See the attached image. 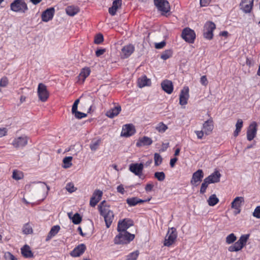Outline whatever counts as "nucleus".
I'll list each match as a JSON object with an SVG mask.
<instances>
[{
  "mask_svg": "<svg viewBox=\"0 0 260 260\" xmlns=\"http://www.w3.org/2000/svg\"><path fill=\"white\" fill-rule=\"evenodd\" d=\"M98 209L100 215L104 218L106 227L109 228L114 219L113 212L110 210L109 206L107 205L105 201H102L98 205Z\"/></svg>",
  "mask_w": 260,
  "mask_h": 260,
  "instance_id": "f257e3e1",
  "label": "nucleus"
},
{
  "mask_svg": "<svg viewBox=\"0 0 260 260\" xmlns=\"http://www.w3.org/2000/svg\"><path fill=\"white\" fill-rule=\"evenodd\" d=\"M118 232L119 234L116 236L114 240V243L116 244H126L135 238V235L128 232Z\"/></svg>",
  "mask_w": 260,
  "mask_h": 260,
  "instance_id": "f03ea898",
  "label": "nucleus"
},
{
  "mask_svg": "<svg viewBox=\"0 0 260 260\" xmlns=\"http://www.w3.org/2000/svg\"><path fill=\"white\" fill-rule=\"evenodd\" d=\"M10 7V10L16 13H25L28 10L27 4L24 0H14Z\"/></svg>",
  "mask_w": 260,
  "mask_h": 260,
  "instance_id": "7ed1b4c3",
  "label": "nucleus"
},
{
  "mask_svg": "<svg viewBox=\"0 0 260 260\" xmlns=\"http://www.w3.org/2000/svg\"><path fill=\"white\" fill-rule=\"evenodd\" d=\"M249 237V234L242 235L234 244L230 246L228 250L230 252L238 251L241 250L246 245Z\"/></svg>",
  "mask_w": 260,
  "mask_h": 260,
  "instance_id": "20e7f679",
  "label": "nucleus"
},
{
  "mask_svg": "<svg viewBox=\"0 0 260 260\" xmlns=\"http://www.w3.org/2000/svg\"><path fill=\"white\" fill-rule=\"evenodd\" d=\"M28 141V137L26 136L22 135L15 138L12 142V145L16 149H22L27 145Z\"/></svg>",
  "mask_w": 260,
  "mask_h": 260,
  "instance_id": "39448f33",
  "label": "nucleus"
},
{
  "mask_svg": "<svg viewBox=\"0 0 260 260\" xmlns=\"http://www.w3.org/2000/svg\"><path fill=\"white\" fill-rule=\"evenodd\" d=\"M177 237L176 230L174 228L170 229L166 236L164 245L166 246H171L175 241Z\"/></svg>",
  "mask_w": 260,
  "mask_h": 260,
  "instance_id": "423d86ee",
  "label": "nucleus"
},
{
  "mask_svg": "<svg viewBox=\"0 0 260 260\" xmlns=\"http://www.w3.org/2000/svg\"><path fill=\"white\" fill-rule=\"evenodd\" d=\"M39 100L43 102H46L49 98V93L46 86L43 83H39L37 89Z\"/></svg>",
  "mask_w": 260,
  "mask_h": 260,
  "instance_id": "0eeeda50",
  "label": "nucleus"
},
{
  "mask_svg": "<svg viewBox=\"0 0 260 260\" xmlns=\"http://www.w3.org/2000/svg\"><path fill=\"white\" fill-rule=\"evenodd\" d=\"M154 3L162 14L169 12L170 10L169 3L167 0H154Z\"/></svg>",
  "mask_w": 260,
  "mask_h": 260,
  "instance_id": "6e6552de",
  "label": "nucleus"
},
{
  "mask_svg": "<svg viewBox=\"0 0 260 260\" xmlns=\"http://www.w3.org/2000/svg\"><path fill=\"white\" fill-rule=\"evenodd\" d=\"M257 131V124L256 122H251L248 126L247 132L246 137L249 141H252L256 136Z\"/></svg>",
  "mask_w": 260,
  "mask_h": 260,
  "instance_id": "1a4fd4ad",
  "label": "nucleus"
},
{
  "mask_svg": "<svg viewBox=\"0 0 260 260\" xmlns=\"http://www.w3.org/2000/svg\"><path fill=\"white\" fill-rule=\"evenodd\" d=\"M215 28V24L213 22L211 21L206 22L204 26V37L208 40L212 39L213 36V31Z\"/></svg>",
  "mask_w": 260,
  "mask_h": 260,
  "instance_id": "9d476101",
  "label": "nucleus"
},
{
  "mask_svg": "<svg viewBox=\"0 0 260 260\" xmlns=\"http://www.w3.org/2000/svg\"><path fill=\"white\" fill-rule=\"evenodd\" d=\"M181 36L186 42L192 43L196 38V34L190 28H186L183 30Z\"/></svg>",
  "mask_w": 260,
  "mask_h": 260,
  "instance_id": "9b49d317",
  "label": "nucleus"
},
{
  "mask_svg": "<svg viewBox=\"0 0 260 260\" xmlns=\"http://www.w3.org/2000/svg\"><path fill=\"white\" fill-rule=\"evenodd\" d=\"M37 183L38 185L36 187L37 191L38 193L41 194L42 200H44L48 195L50 187L43 182L40 181L38 182Z\"/></svg>",
  "mask_w": 260,
  "mask_h": 260,
  "instance_id": "f8f14e48",
  "label": "nucleus"
},
{
  "mask_svg": "<svg viewBox=\"0 0 260 260\" xmlns=\"http://www.w3.org/2000/svg\"><path fill=\"white\" fill-rule=\"evenodd\" d=\"M204 173L202 170L199 169L193 173L190 180V184L193 186H197L201 182L204 177Z\"/></svg>",
  "mask_w": 260,
  "mask_h": 260,
  "instance_id": "ddd939ff",
  "label": "nucleus"
},
{
  "mask_svg": "<svg viewBox=\"0 0 260 260\" xmlns=\"http://www.w3.org/2000/svg\"><path fill=\"white\" fill-rule=\"evenodd\" d=\"M133 225V222L129 219L119 220L117 225L118 232H127L126 230Z\"/></svg>",
  "mask_w": 260,
  "mask_h": 260,
  "instance_id": "4468645a",
  "label": "nucleus"
},
{
  "mask_svg": "<svg viewBox=\"0 0 260 260\" xmlns=\"http://www.w3.org/2000/svg\"><path fill=\"white\" fill-rule=\"evenodd\" d=\"M136 132L135 127L132 124H127L123 126L121 136L128 137L134 135Z\"/></svg>",
  "mask_w": 260,
  "mask_h": 260,
  "instance_id": "2eb2a0df",
  "label": "nucleus"
},
{
  "mask_svg": "<svg viewBox=\"0 0 260 260\" xmlns=\"http://www.w3.org/2000/svg\"><path fill=\"white\" fill-rule=\"evenodd\" d=\"M189 98V88L187 86L184 87L181 90L179 96V104L181 105L187 104Z\"/></svg>",
  "mask_w": 260,
  "mask_h": 260,
  "instance_id": "dca6fc26",
  "label": "nucleus"
},
{
  "mask_svg": "<svg viewBox=\"0 0 260 260\" xmlns=\"http://www.w3.org/2000/svg\"><path fill=\"white\" fill-rule=\"evenodd\" d=\"M103 196L102 191L96 189L93 192L90 200V205L91 207H95L98 203L101 200Z\"/></svg>",
  "mask_w": 260,
  "mask_h": 260,
  "instance_id": "f3484780",
  "label": "nucleus"
},
{
  "mask_svg": "<svg viewBox=\"0 0 260 260\" xmlns=\"http://www.w3.org/2000/svg\"><path fill=\"white\" fill-rule=\"evenodd\" d=\"M144 165L142 163L132 164L129 165V170L137 176H140L142 175Z\"/></svg>",
  "mask_w": 260,
  "mask_h": 260,
  "instance_id": "a211bd4d",
  "label": "nucleus"
},
{
  "mask_svg": "<svg viewBox=\"0 0 260 260\" xmlns=\"http://www.w3.org/2000/svg\"><path fill=\"white\" fill-rule=\"evenodd\" d=\"M55 10L54 8H50L44 11L41 15L42 20L44 22H48L52 19L54 15Z\"/></svg>",
  "mask_w": 260,
  "mask_h": 260,
  "instance_id": "6ab92c4d",
  "label": "nucleus"
},
{
  "mask_svg": "<svg viewBox=\"0 0 260 260\" xmlns=\"http://www.w3.org/2000/svg\"><path fill=\"white\" fill-rule=\"evenodd\" d=\"M85 250L86 246L84 244H80L71 251L70 255L73 257H79L84 252Z\"/></svg>",
  "mask_w": 260,
  "mask_h": 260,
  "instance_id": "aec40b11",
  "label": "nucleus"
},
{
  "mask_svg": "<svg viewBox=\"0 0 260 260\" xmlns=\"http://www.w3.org/2000/svg\"><path fill=\"white\" fill-rule=\"evenodd\" d=\"M135 47L133 45L129 44L124 46L120 53L121 57L123 58H127L134 51Z\"/></svg>",
  "mask_w": 260,
  "mask_h": 260,
  "instance_id": "412c9836",
  "label": "nucleus"
},
{
  "mask_svg": "<svg viewBox=\"0 0 260 260\" xmlns=\"http://www.w3.org/2000/svg\"><path fill=\"white\" fill-rule=\"evenodd\" d=\"M214 128L213 121L212 119H209L204 122L202 126V130L207 136L210 135Z\"/></svg>",
  "mask_w": 260,
  "mask_h": 260,
  "instance_id": "4be33fe9",
  "label": "nucleus"
},
{
  "mask_svg": "<svg viewBox=\"0 0 260 260\" xmlns=\"http://www.w3.org/2000/svg\"><path fill=\"white\" fill-rule=\"evenodd\" d=\"M253 5V0H243L240 4L241 8L246 13H250Z\"/></svg>",
  "mask_w": 260,
  "mask_h": 260,
  "instance_id": "5701e85b",
  "label": "nucleus"
},
{
  "mask_svg": "<svg viewBox=\"0 0 260 260\" xmlns=\"http://www.w3.org/2000/svg\"><path fill=\"white\" fill-rule=\"evenodd\" d=\"M162 89L167 93L171 94L173 90L172 82L168 80L163 81L161 83Z\"/></svg>",
  "mask_w": 260,
  "mask_h": 260,
  "instance_id": "b1692460",
  "label": "nucleus"
},
{
  "mask_svg": "<svg viewBox=\"0 0 260 260\" xmlns=\"http://www.w3.org/2000/svg\"><path fill=\"white\" fill-rule=\"evenodd\" d=\"M220 177L221 174L218 171H216L205 178L211 184L219 182Z\"/></svg>",
  "mask_w": 260,
  "mask_h": 260,
  "instance_id": "393cba45",
  "label": "nucleus"
},
{
  "mask_svg": "<svg viewBox=\"0 0 260 260\" xmlns=\"http://www.w3.org/2000/svg\"><path fill=\"white\" fill-rule=\"evenodd\" d=\"M153 141L152 139L147 136H144L140 138L136 143L137 147H142L144 146H149L152 144Z\"/></svg>",
  "mask_w": 260,
  "mask_h": 260,
  "instance_id": "a878e982",
  "label": "nucleus"
},
{
  "mask_svg": "<svg viewBox=\"0 0 260 260\" xmlns=\"http://www.w3.org/2000/svg\"><path fill=\"white\" fill-rule=\"evenodd\" d=\"M121 0H115L112 3V6L109 9V13L112 15L114 16L118 9L121 8Z\"/></svg>",
  "mask_w": 260,
  "mask_h": 260,
  "instance_id": "bb28decb",
  "label": "nucleus"
},
{
  "mask_svg": "<svg viewBox=\"0 0 260 260\" xmlns=\"http://www.w3.org/2000/svg\"><path fill=\"white\" fill-rule=\"evenodd\" d=\"M121 109L120 106H115L108 110L106 112V115L110 118H113L118 115L121 111Z\"/></svg>",
  "mask_w": 260,
  "mask_h": 260,
  "instance_id": "cd10ccee",
  "label": "nucleus"
},
{
  "mask_svg": "<svg viewBox=\"0 0 260 260\" xmlns=\"http://www.w3.org/2000/svg\"><path fill=\"white\" fill-rule=\"evenodd\" d=\"M21 252L25 258H32L34 257L33 253L30 247L27 245H25L21 248Z\"/></svg>",
  "mask_w": 260,
  "mask_h": 260,
  "instance_id": "c85d7f7f",
  "label": "nucleus"
},
{
  "mask_svg": "<svg viewBox=\"0 0 260 260\" xmlns=\"http://www.w3.org/2000/svg\"><path fill=\"white\" fill-rule=\"evenodd\" d=\"M60 229V228L58 225L53 226L49 232L47 237H46V241H48L52 238L54 237L58 233Z\"/></svg>",
  "mask_w": 260,
  "mask_h": 260,
  "instance_id": "c756f323",
  "label": "nucleus"
},
{
  "mask_svg": "<svg viewBox=\"0 0 260 260\" xmlns=\"http://www.w3.org/2000/svg\"><path fill=\"white\" fill-rule=\"evenodd\" d=\"M151 84V81L146 76L139 78L138 80V85L140 88L146 86H149Z\"/></svg>",
  "mask_w": 260,
  "mask_h": 260,
  "instance_id": "7c9ffc66",
  "label": "nucleus"
},
{
  "mask_svg": "<svg viewBox=\"0 0 260 260\" xmlns=\"http://www.w3.org/2000/svg\"><path fill=\"white\" fill-rule=\"evenodd\" d=\"M244 199L242 197H237L235 198L231 203V208L232 209L241 208L242 204L244 203Z\"/></svg>",
  "mask_w": 260,
  "mask_h": 260,
  "instance_id": "2f4dec72",
  "label": "nucleus"
},
{
  "mask_svg": "<svg viewBox=\"0 0 260 260\" xmlns=\"http://www.w3.org/2000/svg\"><path fill=\"white\" fill-rule=\"evenodd\" d=\"M90 73V70L89 68H83L78 76L79 80H81L82 83H83L85 79L89 75Z\"/></svg>",
  "mask_w": 260,
  "mask_h": 260,
  "instance_id": "473e14b6",
  "label": "nucleus"
},
{
  "mask_svg": "<svg viewBox=\"0 0 260 260\" xmlns=\"http://www.w3.org/2000/svg\"><path fill=\"white\" fill-rule=\"evenodd\" d=\"M145 201H146L140 199L137 197L127 198L126 199V203L129 206H134L138 204L142 203Z\"/></svg>",
  "mask_w": 260,
  "mask_h": 260,
  "instance_id": "72a5a7b5",
  "label": "nucleus"
},
{
  "mask_svg": "<svg viewBox=\"0 0 260 260\" xmlns=\"http://www.w3.org/2000/svg\"><path fill=\"white\" fill-rule=\"evenodd\" d=\"M66 11L68 15L73 16L78 13L79 8L73 6H69L66 8Z\"/></svg>",
  "mask_w": 260,
  "mask_h": 260,
  "instance_id": "f704fd0d",
  "label": "nucleus"
},
{
  "mask_svg": "<svg viewBox=\"0 0 260 260\" xmlns=\"http://www.w3.org/2000/svg\"><path fill=\"white\" fill-rule=\"evenodd\" d=\"M243 120L241 119H239L237 120V121L236 124V129L234 132V137H237L239 133L241 132V130L243 127Z\"/></svg>",
  "mask_w": 260,
  "mask_h": 260,
  "instance_id": "c9c22d12",
  "label": "nucleus"
},
{
  "mask_svg": "<svg viewBox=\"0 0 260 260\" xmlns=\"http://www.w3.org/2000/svg\"><path fill=\"white\" fill-rule=\"evenodd\" d=\"M72 159L73 157L72 156L65 157L62 160L63 164L62 167L65 169L70 168L72 166Z\"/></svg>",
  "mask_w": 260,
  "mask_h": 260,
  "instance_id": "e433bc0d",
  "label": "nucleus"
},
{
  "mask_svg": "<svg viewBox=\"0 0 260 260\" xmlns=\"http://www.w3.org/2000/svg\"><path fill=\"white\" fill-rule=\"evenodd\" d=\"M219 202V199L215 194H212L207 200L208 205L210 206H214Z\"/></svg>",
  "mask_w": 260,
  "mask_h": 260,
  "instance_id": "4c0bfd02",
  "label": "nucleus"
},
{
  "mask_svg": "<svg viewBox=\"0 0 260 260\" xmlns=\"http://www.w3.org/2000/svg\"><path fill=\"white\" fill-rule=\"evenodd\" d=\"M155 128L159 133H164L168 129V126L163 122H159L156 125Z\"/></svg>",
  "mask_w": 260,
  "mask_h": 260,
  "instance_id": "58836bf2",
  "label": "nucleus"
},
{
  "mask_svg": "<svg viewBox=\"0 0 260 260\" xmlns=\"http://www.w3.org/2000/svg\"><path fill=\"white\" fill-rule=\"evenodd\" d=\"M173 54V51L171 49H168L164 51L161 54L160 58L165 60L170 58Z\"/></svg>",
  "mask_w": 260,
  "mask_h": 260,
  "instance_id": "ea45409f",
  "label": "nucleus"
},
{
  "mask_svg": "<svg viewBox=\"0 0 260 260\" xmlns=\"http://www.w3.org/2000/svg\"><path fill=\"white\" fill-rule=\"evenodd\" d=\"M101 143V140L98 139L96 140H93L90 144L89 147L92 151H95L98 149L100 144Z\"/></svg>",
  "mask_w": 260,
  "mask_h": 260,
  "instance_id": "a19ab883",
  "label": "nucleus"
},
{
  "mask_svg": "<svg viewBox=\"0 0 260 260\" xmlns=\"http://www.w3.org/2000/svg\"><path fill=\"white\" fill-rule=\"evenodd\" d=\"M33 230L32 227L29 223H25L22 228V232L25 235L30 234L32 233Z\"/></svg>",
  "mask_w": 260,
  "mask_h": 260,
  "instance_id": "79ce46f5",
  "label": "nucleus"
},
{
  "mask_svg": "<svg viewBox=\"0 0 260 260\" xmlns=\"http://www.w3.org/2000/svg\"><path fill=\"white\" fill-rule=\"evenodd\" d=\"M23 177V173L17 170H14L13 172L12 178L16 180H19L21 179Z\"/></svg>",
  "mask_w": 260,
  "mask_h": 260,
  "instance_id": "37998d69",
  "label": "nucleus"
},
{
  "mask_svg": "<svg viewBox=\"0 0 260 260\" xmlns=\"http://www.w3.org/2000/svg\"><path fill=\"white\" fill-rule=\"evenodd\" d=\"M236 239L237 237L235 234L231 233L226 237L225 241L228 244H230L234 242Z\"/></svg>",
  "mask_w": 260,
  "mask_h": 260,
  "instance_id": "c03bdc74",
  "label": "nucleus"
},
{
  "mask_svg": "<svg viewBox=\"0 0 260 260\" xmlns=\"http://www.w3.org/2000/svg\"><path fill=\"white\" fill-rule=\"evenodd\" d=\"M210 183H209V181L205 178L204 179L203 182L201 184V188L200 192L201 193L203 194L206 192V189L208 186V185Z\"/></svg>",
  "mask_w": 260,
  "mask_h": 260,
  "instance_id": "a18cd8bd",
  "label": "nucleus"
},
{
  "mask_svg": "<svg viewBox=\"0 0 260 260\" xmlns=\"http://www.w3.org/2000/svg\"><path fill=\"white\" fill-rule=\"evenodd\" d=\"M139 254V252L138 250L134 251L127 255L126 260H136Z\"/></svg>",
  "mask_w": 260,
  "mask_h": 260,
  "instance_id": "49530a36",
  "label": "nucleus"
},
{
  "mask_svg": "<svg viewBox=\"0 0 260 260\" xmlns=\"http://www.w3.org/2000/svg\"><path fill=\"white\" fill-rule=\"evenodd\" d=\"M154 177L159 181H162L165 180L166 175L163 172H156L154 173Z\"/></svg>",
  "mask_w": 260,
  "mask_h": 260,
  "instance_id": "de8ad7c7",
  "label": "nucleus"
},
{
  "mask_svg": "<svg viewBox=\"0 0 260 260\" xmlns=\"http://www.w3.org/2000/svg\"><path fill=\"white\" fill-rule=\"evenodd\" d=\"M154 164L156 166H159L162 162V157L158 153H155L154 155Z\"/></svg>",
  "mask_w": 260,
  "mask_h": 260,
  "instance_id": "09e8293b",
  "label": "nucleus"
},
{
  "mask_svg": "<svg viewBox=\"0 0 260 260\" xmlns=\"http://www.w3.org/2000/svg\"><path fill=\"white\" fill-rule=\"evenodd\" d=\"M72 220L74 224H78L80 223L81 217L79 214L77 213L73 215Z\"/></svg>",
  "mask_w": 260,
  "mask_h": 260,
  "instance_id": "8fccbe9b",
  "label": "nucleus"
},
{
  "mask_svg": "<svg viewBox=\"0 0 260 260\" xmlns=\"http://www.w3.org/2000/svg\"><path fill=\"white\" fill-rule=\"evenodd\" d=\"M5 260H18L17 258L10 252H6L4 254Z\"/></svg>",
  "mask_w": 260,
  "mask_h": 260,
  "instance_id": "3c124183",
  "label": "nucleus"
},
{
  "mask_svg": "<svg viewBox=\"0 0 260 260\" xmlns=\"http://www.w3.org/2000/svg\"><path fill=\"white\" fill-rule=\"evenodd\" d=\"M75 117L77 119H82L86 117L87 115L85 113L79 112L78 111H76L75 113H72Z\"/></svg>",
  "mask_w": 260,
  "mask_h": 260,
  "instance_id": "603ef678",
  "label": "nucleus"
},
{
  "mask_svg": "<svg viewBox=\"0 0 260 260\" xmlns=\"http://www.w3.org/2000/svg\"><path fill=\"white\" fill-rule=\"evenodd\" d=\"M103 36L99 34L97 35L94 38V43L97 44L101 43L103 41Z\"/></svg>",
  "mask_w": 260,
  "mask_h": 260,
  "instance_id": "864d4df0",
  "label": "nucleus"
},
{
  "mask_svg": "<svg viewBox=\"0 0 260 260\" xmlns=\"http://www.w3.org/2000/svg\"><path fill=\"white\" fill-rule=\"evenodd\" d=\"M66 189L69 192H73L76 190V188L74 187V185L72 183H69L67 184L66 186Z\"/></svg>",
  "mask_w": 260,
  "mask_h": 260,
  "instance_id": "5fc2aeb1",
  "label": "nucleus"
},
{
  "mask_svg": "<svg viewBox=\"0 0 260 260\" xmlns=\"http://www.w3.org/2000/svg\"><path fill=\"white\" fill-rule=\"evenodd\" d=\"M253 216L257 218H260V206L256 207L252 214Z\"/></svg>",
  "mask_w": 260,
  "mask_h": 260,
  "instance_id": "6e6d98bb",
  "label": "nucleus"
},
{
  "mask_svg": "<svg viewBox=\"0 0 260 260\" xmlns=\"http://www.w3.org/2000/svg\"><path fill=\"white\" fill-rule=\"evenodd\" d=\"M8 83V79L7 77H3L0 81V86L2 87H6Z\"/></svg>",
  "mask_w": 260,
  "mask_h": 260,
  "instance_id": "4d7b16f0",
  "label": "nucleus"
},
{
  "mask_svg": "<svg viewBox=\"0 0 260 260\" xmlns=\"http://www.w3.org/2000/svg\"><path fill=\"white\" fill-rule=\"evenodd\" d=\"M195 134H196L198 139H203L204 135L205 134L203 130L201 131H196L194 132Z\"/></svg>",
  "mask_w": 260,
  "mask_h": 260,
  "instance_id": "13d9d810",
  "label": "nucleus"
},
{
  "mask_svg": "<svg viewBox=\"0 0 260 260\" xmlns=\"http://www.w3.org/2000/svg\"><path fill=\"white\" fill-rule=\"evenodd\" d=\"M200 82L202 85L206 86L208 84V81L206 76H203L200 79Z\"/></svg>",
  "mask_w": 260,
  "mask_h": 260,
  "instance_id": "bf43d9fd",
  "label": "nucleus"
},
{
  "mask_svg": "<svg viewBox=\"0 0 260 260\" xmlns=\"http://www.w3.org/2000/svg\"><path fill=\"white\" fill-rule=\"evenodd\" d=\"M211 0H200V6L201 7H206L208 6Z\"/></svg>",
  "mask_w": 260,
  "mask_h": 260,
  "instance_id": "052dcab7",
  "label": "nucleus"
},
{
  "mask_svg": "<svg viewBox=\"0 0 260 260\" xmlns=\"http://www.w3.org/2000/svg\"><path fill=\"white\" fill-rule=\"evenodd\" d=\"M166 45V43L164 41H162L159 43H155V47L156 49H159L162 48Z\"/></svg>",
  "mask_w": 260,
  "mask_h": 260,
  "instance_id": "680f3d73",
  "label": "nucleus"
},
{
  "mask_svg": "<svg viewBox=\"0 0 260 260\" xmlns=\"http://www.w3.org/2000/svg\"><path fill=\"white\" fill-rule=\"evenodd\" d=\"M117 192L120 193L122 194H123L125 192V190L123 187V185L120 184L117 187Z\"/></svg>",
  "mask_w": 260,
  "mask_h": 260,
  "instance_id": "e2e57ef3",
  "label": "nucleus"
},
{
  "mask_svg": "<svg viewBox=\"0 0 260 260\" xmlns=\"http://www.w3.org/2000/svg\"><path fill=\"white\" fill-rule=\"evenodd\" d=\"M106 51L105 49H98L95 51V55L97 57H100L103 55Z\"/></svg>",
  "mask_w": 260,
  "mask_h": 260,
  "instance_id": "0e129e2a",
  "label": "nucleus"
},
{
  "mask_svg": "<svg viewBox=\"0 0 260 260\" xmlns=\"http://www.w3.org/2000/svg\"><path fill=\"white\" fill-rule=\"evenodd\" d=\"M7 129L6 128H0V138L3 137L7 135Z\"/></svg>",
  "mask_w": 260,
  "mask_h": 260,
  "instance_id": "69168bd1",
  "label": "nucleus"
},
{
  "mask_svg": "<svg viewBox=\"0 0 260 260\" xmlns=\"http://www.w3.org/2000/svg\"><path fill=\"white\" fill-rule=\"evenodd\" d=\"M178 159L176 157L171 159L170 165L172 168H173L175 166V163L177 161Z\"/></svg>",
  "mask_w": 260,
  "mask_h": 260,
  "instance_id": "338daca9",
  "label": "nucleus"
},
{
  "mask_svg": "<svg viewBox=\"0 0 260 260\" xmlns=\"http://www.w3.org/2000/svg\"><path fill=\"white\" fill-rule=\"evenodd\" d=\"M153 187V185L152 184H147L145 186V190L146 191H150Z\"/></svg>",
  "mask_w": 260,
  "mask_h": 260,
  "instance_id": "774afa93",
  "label": "nucleus"
}]
</instances>
